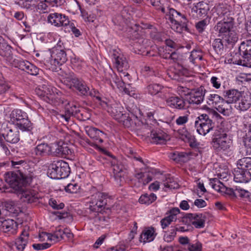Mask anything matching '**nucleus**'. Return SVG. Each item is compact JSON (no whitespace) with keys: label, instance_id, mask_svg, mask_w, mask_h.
<instances>
[{"label":"nucleus","instance_id":"58","mask_svg":"<svg viewBox=\"0 0 251 251\" xmlns=\"http://www.w3.org/2000/svg\"><path fill=\"white\" fill-rule=\"evenodd\" d=\"M177 91L179 95L189 96L191 92V89H190L186 87L179 86L177 88Z\"/></svg>","mask_w":251,"mask_h":251},{"label":"nucleus","instance_id":"43","mask_svg":"<svg viewBox=\"0 0 251 251\" xmlns=\"http://www.w3.org/2000/svg\"><path fill=\"white\" fill-rule=\"evenodd\" d=\"M180 210L177 207L171 209L166 213L167 217L172 222L176 221L177 219V215L180 213Z\"/></svg>","mask_w":251,"mask_h":251},{"label":"nucleus","instance_id":"27","mask_svg":"<svg viewBox=\"0 0 251 251\" xmlns=\"http://www.w3.org/2000/svg\"><path fill=\"white\" fill-rule=\"evenodd\" d=\"M152 142L156 144H165L168 135L162 131H152L151 134Z\"/></svg>","mask_w":251,"mask_h":251},{"label":"nucleus","instance_id":"40","mask_svg":"<svg viewBox=\"0 0 251 251\" xmlns=\"http://www.w3.org/2000/svg\"><path fill=\"white\" fill-rule=\"evenodd\" d=\"M42 88L44 89V100L47 101L52 100L54 99V94L53 89L46 85H43Z\"/></svg>","mask_w":251,"mask_h":251},{"label":"nucleus","instance_id":"11","mask_svg":"<svg viewBox=\"0 0 251 251\" xmlns=\"http://www.w3.org/2000/svg\"><path fill=\"white\" fill-rule=\"evenodd\" d=\"M50 66L49 69L56 71L57 67L67 60V54L63 49L52 48L51 51Z\"/></svg>","mask_w":251,"mask_h":251},{"label":"nucleus","instance_id":"19","mask_svg":"<svg viewBox=\"0 0 251 251\" xmlns=\"http://www.w3.org/2000/svg\"><path fill=\"white\" fill-rule=\"evenodd\" d=\"M206 90L201 86L196 89H191V92L188 98L190 104H200L203 100Z\"/></svg>","mask_w":251,"mask_h":251},{"label":"nucleus","instance_id":"9","mask_svg":"<svg viewBox=\"0 0 251 251\" xmlns=\"http://www.w3.org/2000/svg\"><path fill=\"white\" fill-rule=\"evenodd\" d=\"M207 103L215 107L217 111L224 116H228L232 113L230 106L226 104L224 98L215 94H210L208 96Z\"/></svg>","mask_w":251,"mask_h":251},{"label":"nucleus","instance_id":"51","mask_svg":"<svg viewBox=\"0 0 251 251\" xmlns=\"http://www.w3.org/2000/svg\"><path fill=\"white\" fill-rule=\"evenodd\" d=\"M37 5V8L39 10L40 12L46 13L48 12L49 10V5H50L47 2L45 1V0H42Z\"/></svg>","mask_w":251,"mask_h":251},{"label":"nucleus","instance_id":"8","mask_svg":"<svg viewBox=\"0 0 251 251\" xmlns=\"http://www.w3.org/2000/svg\"><path fill=\"white\" fill-rule=\"evenodd\" d=\"M64 84L70 89L73 91H76L81 96H86L87 91L89 90V88L85 82L82 79L78 78L73 74L67 76L64 80Z\"/></svg>","mask_w":251,"mask_h":251},{"label":"nucleus","instance_id":"31","mask_svg":"<svg viewBox=\"0 0 251 251\" xmlns=\"http://www.w3.org/2000/svg\"><path fill=\"white\" fill-rule=\"evenodd\" d=\"M220 38L225 42L226 46L227 45L233 46L238 40V34L234 30L228 31L226 34H223Z\"/></svg>","mask_w":251,"mask_h":251},{"label":"nucleus","instance_id":"28","mask_svg":"<svg viewBox=\"0 0 251 251\" xmlns=\"http://www.w3.org/2000/svg\"><path fill=\"white\" fill-rule=\"evenodd\" d=\"M146 89L148 93L151 95L159 94V96L162 97L163 99L166 98V97L164 95L162 96H161V94L165 93L166 89L165 90L164 87L159 84H151L147 87Z\"/></svg>","mask_w":251,"mask_h":251},{"label":"nucleus","instance_id":"63","mask_svg":"<svg viewBox=\"0 0 251 251\" xmlns=\"http://www.w3.org/2000/svg\"><path fill=\"white\" fill-rule=\"evenodd\" d=\"M5 209L11 213H14L15 206L14 202L12 201H6L4 204Z\"/></svg>","mask_w":251,"mask_h":251},{"label":"nucleus","instance_id":"32","mask_svg":"<svg viewBox=\"0 0 251 251\" xmlns=\"http://www.w3.org/2000/svg\"><path fill=\"white\" fill-rule=\"evenodd\" d=\"M26 186H23L21 190H15L17 192H20L22 194V199L25 202L28 203H32L36 202L37 200V197L35 196L31 192L25 190Z\"/></svg>","mask_w":251,"mask_h":251},{"label":"nucleus","instance_id":"20","mask_svg":"<svg viewBox=\"0 0 251 251\" xmlns=\"http://www.w3.org/2000/svg\"><path fill=\"white\" fill-rule=\"evenodd\" d=\"M120 122L122 123L126 127L133 128H137L142 124L137 116L132 115L131 117H129L128 114H126L123 116Z\"/></svg>","mask_w":251,"mask_h":251},{"label":"nucleus","instance_id":"44","mask_svg":"<svg viewBox=\"0 0 251 251\" xmlns=\"http://www.w3.org/2000/svg\"><path fill=\"white\" fill-rule=\"evenodd\" d=\"M209 184L217 191H223V186L220 185V181L217 178H212L209 179Z\"/></svg>","mask_w":251,"mask_h":251},{"label":"nucleus","instance_id":"41","mask_svg":"<svg viewBox=\"0 0 251 251\" xmlns=\"http://www.w3.org/2000/svg\"><path fill=\"white\" fill-rule=\"evenodd\" d=\"M236 191L238 193L237 196L240 197L243 200L246 201L251 202V193L249 191L242 189L239 187H236Z\"/></svg>","mask_w":251,"mask_h":251},{"label":"nucleus","instance_id":"53","mask_svg":"<svg viewBox=\"0 0 251 251\" xmlns=\"http://www.w3.org/2000/svg\"><path fill=\"white\" fill-rule=\"evenodd\" d=\"M243 143L245 147L247 149V152H251V136L247 134L243 137Z\"/></svg>","mask_w":251,"mask_h":251},{"label":"nucleus","instance_id":"49","mask_svg":"<svg viewBox=\"0 0 251 251\" xmlns=\"http://www.w3.org/2000/svg\"><path fill=\"white\" fill-rule=\"evenodd\" d=\"M28 67L26 72L31 75H36L38 74L39 69L33 64L27 63Z\"/></svg>","mask_w":251,"mask_h":251},{"label":"nucleus","instance_id":"21","mask_svg":"<svg viewBox=\"0 0 251 251\" xmlns=\"http://www.w3.org/2000/svg\"><path fill=\"white\" fill-rule=\"evenodd\" d=\"M124 108L121 105L117 102L110 104L107 109V111L114 117L116 120L120 122L123 116L125 114L123 113Z\"/></svg>","mask_w":251,"mask_h":251},{"label":"nucleus","instance_id":"45","mask_svg":"<svg viewBox=\"0 0 251 251\" xmlns=\"http://www.w3.org/2000/svg\"><path fill=\"white\" fill-rule=\"evenodd\" d=\"M202 56L201 52L199 50H193L191 51L190 56L189 57L190 61L193 63H195V61L196 59L199 60H202Z\"/></svg>","mask_w":251,"mask_h":251},{"label":"nucleus","instance_id":"6","mask_svg":"<svg viewBox=\"0 0 251 251\" xmlns=\"http://www.w3.org/2000/svg\"><path fill=\"white\" fill-rule=\"evenodd\" d=\"M10 120L23 131H30L32 129V124L27 114L20 109H14L10 114Z\"/></svg>","mask_w":251,"mask_h":251},{"label":"nucleus","instance_id":"2","mask_svg":"<svg viewBox=\"0 0 251 251\" xmlns=\"http://www.w3.org/2000/svg\"><path fill=\"white\" fill-rule=\"evenodd\" d=\"M150 3L156 10H161L162 13H166L172 24V28L175 31L181 33L183 31L189 30L187 25L188 20L184 14L174 8H169L168 11H166L165 8L168 6L167 0H150Z\"/></svg>","mask_w":251,"mask_h":251},{"label":"nucleus","instance_id":"55","mask_svg":"<svg viewBox=\"0 0 251 251\" xmlns=\"http://www.w3.org/2000/svg\"><path fill=\"white\" fill-rule=\"evenodd\" d=\"M207 24V22L205 20H202L198 22L195 25L197 31L199 33H202L205 29Z\"/></svg>","mask_w":251,"mask_h":251},{"label":"nucleus","instance_id":"25","mask_svg":"<svg viewBox=\"0 0 251 251\" xmlns=\"http://www.w3.org/2000/svg\"><path fill=\"white\" fill-rule=\"evenodd\" d=\"M1 228L4 232L15 234L18 228V224L12 219H6L0 221Z\"/></svg>","mask_w":251,"mask_h":251},{"label":"nucleus","instance_id":"7","mask_svg":"<svg viewBox=\"0 0 251 251\" xmlns=\"http://www.w3.org/2000/svg\"><path fill=\"white\" fill-rule=\"evenodd\" d=\"M71 172L68 163L63 160L54 161L49 167L48 173L51 178L61 179L67 177Z\"/></svg>","mask_w":251,"mask_h":251},{"label":"nucleus","instance_id":"18","mask_svg":"<svg viewBox=\"0 0 251 251\" xmlns=\"http://www.w3.org/2000/svg\"><path fill=\"white\" fill-rule=\"evenodd\" d=\"M52 154L54 156H63L71 155L72 150L63 142L60 141L51 144Z\"/></svg>","mask_w":251,"mask_h":251},{"label":"nucleus","instance_id":"33","mask_svg":"<svg viewBox=\"0 0 251 251\" xmlns=\"http://www.w3.org/2000/svg\"><path fill=\"white\" fill-rule=\"evenodd\" d=\"M42 234L46 236L48 240L56 243L64 238V232L63 229L57 228L53 233L43 232Z\"/></svg>","mask_w":251,"mask_h":251},{"label":"nucleus","instance_id":"64","mask_svg":"<svg viewBox=\"0 0 251 251\" xmlns=\"http://www.w3.org/2000/svg\"><path fill=\"white\" fill-rule=\"evenodd\" d=\"M172 222H173L171 220L169 219L167 216L163 218L160 221V224L162 229H165L168 227Z\"/></svg>","mask_w":251,"mask_h":251},{"label":"nucleus","instance_id":"5","mask_svg":"<svg viewBox=\"0 0 251 251\" xmlns=\"http://www.w3.org/2000/svg\"><path fill=\"white\" fill-rule=\"evenodd\" d=\"M241 168L234 169V180L236 182L247 183L251 179V157H247L238 161Z\"/></svg>","mask_w":251,"mask_h":251},{"label":"nucleus","instance_id":"37","mask_svg":"<svg viewBox=\"0 0 251 251\" xmlns=\"http://www.w3.org/2000/svg\"><path fill=\"white\" fill-rule=\"evenodd\" d=\"M205 216L202 214H193L191 223L196 228H203L205 225Z\"/></svg>","mask_w":251,"mask_h":251},{"label":"nucleus","instance_id":"59","mask_svg":"<svg viewBox=\"0 0 251 251\" xmlns=\"http://www.w3.org/2000/svg\"><path fill=\"white\" fill-rule=\"evenodd\" d=\"M51 246V244L48 243L42 244H34L32 245L33 248L36 250H42L48 249Z\"/></svg>","mask_w":251,"mask_h":251},{"label":"nucleus","instance_id":"22","mask_svg":"<svg viewBox=\"0 0 251 251\" xmlns=\"http://www.w3.org/2000/svg\"><path fill=\"white\" fill-rule=\"evenodd\" d=\"M166 104L172 108L183 109L185 108L186 102L181 98L176 96H172L166 98Z\"/></svg>","mask_w":251,"mask_h":251},{"label":"nucleus","instance_id":"17","mask_svg":"<svg viewBox=\"0 0 251 251\" xmlns=\"http://www.w3.org/2000/svg\"><path fill=\"white\" fill-rule=\"evenodd\" d=\"M187 73V69L179 64L170 67L167 71L169 77L178 81H182L184 76L186 75Z\"/></svg>","mask_w":251,"mask_h":251},{"label":"nucleus","instance_id":"13","mask_svg":"<svg viewBox=\"0 0 251 251\" xmlns=\"http://www.w3.org/2000/svg\"><path fill=\"white\" fill-rule=\"evenodd\" d=\"M108 198V195L105 193H96L91 197L89 209L92 212H99L100 209L107 204Z\"/></svg>","mask_w":251,"mask_h":251},{"label":"nucleus","instance_id":"62","mask_svg":"<svg viewBox=\"0 0 251 251\" xmlns=\"http://www.w3.org/2000/svg\"><path fill=\"white\" fill-rule=\"evenodd\" d=\"M188 121V117L187 115L179 116L176 120V123L177 125L181 126L184 125Z\"/></svg>","mask_w":251,"mask_h":251},{"label":"nucleus","instance_id":"1","mask_svg":"<svg viewBox=\"0 0 251 251\" xmlns=\"http://www.w3.org/2000/svg\"><path fill=\"white\" fill-rule=\"evenodd\" d=\"M11 166L17 170L8 172L5 174V181L14 190H21L23 186H29L32 181L33 175L27 173V163L23 160L11 161Z\"/></svg>","mask_w":251,"mask_h":251},{"label":"nucleus","instance_id":"56","mask_svg":"<svg viewBox=\"0 0 251 251\" xmlns=\"http://www.w3.org/2000/svg\"><path fill=\"white\" fill-rule=\"evenodd\" d=\"M177 133H178V137L183 140V141L184 140H186L188 139V136L190 134L186 128H183L181 129H178L177 130Z\"/></svg>","mask_w":251,"mask_h":251},{"label":"nucleus","instance_id":"23","mask_svg":"<svg viewBox=\"0 0 251 251\" xmlns=\"http://www.w3.org/2000/svg\"><path fill=\"white\" fill-rule=\"evenodd\" d=\"M33 153L37 156L52 155L51 144L42 143L38 145L33 149Z\"/></svg>","mask_w":251,"mask_h":251},{"label":"nucleus","instance_id":"14","mask_svg":"<svg viewBox=\"0 0 251 251\" xmlns=\"http://www.w3.org/2000/svg\"><path fill=\"white\" fill-rule=\"evenodd\" d=\"M232 145V141L224 133L215 137L212 140V147L217 152H223L228 151Z\"/></svg>","mask_w":251,"mask_h":251},{"label":"nucleus","instance_id":"15","mask_svg":"<svg viewBox=\"0 0 251 251\" xmlns=\"http://www.w3.org/2000/svg\"><path fill=\"white\" fill-rule=\"evenodd\" d=\"M112 61L119 72L126 70L129 67L126 56L118 50H114L112 53Z\"/></svg>","mask_w":251,"mask_h":251},{"label":"nucleus","instance_id":"34","mask_svg":"<svg viewBox=\"0 0 251 251\" xmlns=\"http://www.w3.org/2000/svg\"><path fill=\"white\" fill-rule=\"evenodd\" d=\"M86 132L90 138L98 141V143H101L103 142L102 138L105 134L102 131L95 127H90L86 130Z\"/></svg>","mask_w":251,"mask_h":251},{"label":"nucleus","instance_id":"38","mask_svg":"<svg viewBox=\"0 0 251 251\" xmlns=\"http://www.w3.org/2000/svg\"><path fill=\"white\" fill-rule=\"evenodd\" d=\"M157 199L156 196L153 193L145 194L141 196L139 201L142 204L149 205L154 201Z\"/></svg>","mask_w":251,"mask_h":251},{"label":"nucleus","instance_id":"48","mask_svg":"<svg viewBox=\"0 0 251 251\" xmlns=\"http://www.w3.org/2000/svg\"><path fill=\"white\" fill-rule=\"evenodd\" d=\"M112 163L113 165L112 168L113 173L123 172L124 167L123 165L121 164L119 161L115 160L112 161Z\"/></svg>","mask_w":251,"mask_h":251},{"label":"nucleus","instance_id":"24","mask_svg":"<svg viewBox=\"0 0 251 251\" xmlns=\"http://www.w3.org/2000/svg\"><path fill=\"white\" fill-rule=\"evenodd\" d=\"M223 96L226 104L228 105L229 103L236 102L241 97V93L235 89L229 90L224 91Z\"/></svg>","mask_w":251,"mask_h":251},{"label":"nucleus","instance_id":"39","mask_svg":"<svg viewBox=\"0 0 251 251\" xmlns=\"http://www.w3.org/2000/svg\"><path fill=\"white\" fill-rule=\"evenodd\" d=\"M172 158L174 160L185 162L189 160V155L186 152L176 151L173 153Z\"/></svg>","mask_w":251,"mask_h":251},{"label":"nucleus","instance_id":"46","mask_svg":"<svg viewBox=\"0 0 251 251\" xmlns=\"http://www.w3.org/2000/svg\"><path fill=\"white\" fill-rule=\"evenodd\" d=\"M80 189V186L76 183H70L65 188V191L70 193H76Z\"/></svg>","mask_w":251,"mask_h":251},{"label":"nucleus","instance_id":"61","mask_svg":"<svg viewBox=\"0 0 251 251\" xmlns=\"http://www.w3.org/2000/svg\"><path fill=\"white\" fill-rule=\"evenodd\" d=\"M45 1L52 7H57L62 5L64 2V0H45Z\"/></svg>","mask_w":251,"mask_h":251},{"label":"nucleus","instance_id":"36","mask_svg":"<svg viewBox=\"0 0 251 251\" xmlns=\"http://www.w3.org/2000/svg\"><path fill=\"white\" fill-rule=\"evenodd\" d=\"M28 236V233L23 232L21 236L16 239L15 245L18 251H23L25 249L27 243Z\"/></svg>","mask_w":251,"mask_h":251},{"label":"nucleus","instance_id":"35","mask_svg":"<svg viewBox=\"0 0 251 251\" xmlns=\"http://www.w3.org/2000/svg\"><path fill=\"white\" fill-rule=\"evenodd\" d=\"M208 10L207 4L203 2H200L192 9V12L196 13L198 17H204L207 15Z\"/></svg>","mask_w":251,"mask_h":251},{"label":"nucleus","instance_id":"29","mask_svg":"<svg viewBox=\"0 0 251 251\" xmlns=\"http://www.w3.org/2000/svg\"><path fill=\"white\" fill-rule=\"evenodd\" d=\"M0 55L3 57L10 64L13 61L11 47L5 43H3L0 46Z\"/></svg>","mask_w":251,"mask_h":251},{"label":"nucleus","instance_id":"50","mask_svg":"<svg viewBox=\"0 0 251 251\" xmlns=\"http://www.w3.org/2000/svg\"><path fill=\"white\" fill-rule=\"evenodd\" d=\"M188 249L189 251H201L202 244L199 241H197L195 243L189 244Z\"/></svg>","mask_w":251,"mask_h":251},{"label":"nucleus","instance_id":"57","mask_svg":"<svg viewBox=\"0 0 251 251\" xmlns=\"http://www.w3.org/2000/svg\"><path fill=\"white\" fill-rule=\"evenodd\" d=\"M96 102L100 105L101 107L104 109H107L110 105L109 103V101L107 100V99L103 96H102L98 101H96Z\"/></svg>","mask_w":251,"mask_h":251},{"label":"nucleus","instance_id":"47","mask_svg":"<svg viewBox=\"0 0 251 251\" xmlns=\"http://www.w3.org/2000/svg\"><path fill=\"white\" fill-rule=\"evenodd\" d=\"M250 99H251V98ZM251 105V103L250 100L246 99L245 98L239 103L238 107L241 110L246 111L250 107Z\"/></svg>","mask_w":251,"mask_h":251},{"label":"nucleus","instance_id":"16","mask_svg":"<svg viewBox=\"0 0 251 251\" xmlns=\"http://www.w3.org/2000/svg\"><path fill=\"white\" fill-rule=\"evenodd\" d=\"M48 21L57 27L68 26L70 22L68 16L57 12L50 14L48 17Z\"/></svg>","mask_w":251,"mask_h":251},{"label":"nucleus","instance_id":"52","mask_svg":"<svg viewBox=\"0 0 251 251\" xmlns=\"http://www.w3.org/2000/svg\"><path fill=\"white\" fill-rule=\"evenodd\" d=\"M192 216H193V214L187 213L182 218L181 222L186 226H188L189 228L192 225V223H191Z\"/></svg>","mask_w":251,"mask_h":251},{"label":"nucleus","instance_id":"60","mask_svg":"<svg viewBox=\"0 0 251 251\" xmlns=\"http://www.w3.org/2000/svg\"><path fill=\"white\" fill-rule=\"evenodd\" d=\"M210 82L212 84L213 87H214L216 89H219L221 86V79L216 76H212L211 78Z\"/></svg>","mask_w":251,"mask_h":251},{"label":"nucleus","instance_id":"30","mask_svg":"<svg viewBox=\"0 0 251 251\" xmlns=\"http://www.w3.org/2000/svg\"><path fill=\"white\" fill-rule=\"evenodd\" d=\"M135 177L140 183L146 185L152 179V174L150 172H140L134 174Z\"/></svg>","mask_w":251,"mask_h":251},{"label":"nucleus","instance_id":"4","mask_svg":"<svg viewBox=\"0 0 251 251\" xmlns=\"http://www.w3.org/2000/svg\"><path fill=\"white\" fill-rule=\"evenodd\" d=\"M20 139V132L17 128L7 123H0V147L6 155L10 154V151L6 142L16 144Z\"/></svg>","mask_w":251,"mask_h":251},{"label":"nucleus","instance_id":"12","mask_svg":"<svg viewBox=\"0 0 251 251\" xmlns=\"http://www.w3.org/2000/svg\"><path fill=\"white\" fill-rule=\"evenodd\" d=\"M240 48L243 50L242 59L233 61L234 64L251 67V39H247L241 43Z\"/></svg>","mask_w":251,"mask_h":251},{"label":"nucleus","instance_id":"42","mask_svg":"<svg viewBox=\"0 0 251 251\" xmlns=\"http://www.w3.org/2000/svg\"><path fill=\"white\" fill-rule=\"evenodd\" d=\"M225 42L223 41L222 39H216L212 44L213 48L215 51L218 53H221L224 49V44Z\"/></svg>","mask_w":251,"mask_h":251},{"label":"nucleus","instance_id":"3","mask_svg":"<svg viewBox=\"0 0 251 251\" xmlns=\"http://www.w3.org/2000/svg\"><path fill=\"white\" fill-rule=\"evenodd\" d=\"M216 11L219 17L222 19L215 26L216 31L219 32V37L226 34L232 30L234 19L232 17V7L226 3H220L216 7Z\"/></svg>","mask_w":251,"mask_h":251},{"label":"nucleus","instance_id":"10","mask_svg":"<svg viewBox=\"0 0 251 251\" xmlns=\"http://www.w3.org/2000/svg\"><path fill=\"white\" fill-rule=\"evenodd\" d=\"M195 126L199 134L204 136L213 129L214 123L210 118L209 115L202 114L197 118Z\"/></svg>","mask_w":251,"mask_h":251},{"label":"nucleus","instance_id":"26","mask_svg":"<svg viewBox=\"0 0 251 251\" xmlns=\"http://www.w3.org/2000/svg\"><path fill=\"white\" fill-rule=\"evenodd\" d=\"M155 230V228L152 226L145 228L140 235V241L144 243L153 241L156 235Z\"/></svg>","mask_w":251,"mask_h":251},{"label":"nucleus","instance_id":"54","mask_svg":"<svg viewBox=\"0 0 251 251\" xmlns=\"http://www.w3.org/2000/svg\"><path fill=\"white\" fill-rule=\"evenodd\" d=\"M184 141L188 143L190 146L192 148H196L199 145V143L197 141L195 137L191 134L188 136V139Z\"/></svg>","mask_w":251,"mask_h":251}]
</instances>
